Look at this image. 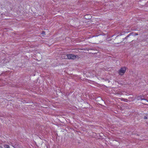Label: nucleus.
Instances as JSON below:
<instances>
[{"label": "nucleus", "mask_w": 148, "mask_h": 148, "mask_svg": "<svg viewBox=\"0 0 148 148\" xmlns=\"http://www.w3.org/2000/svg\"><path fill=\"white\" fill-rule=\"evenodd\" d=\"M77 56L72 54H68L67 55H64L62 56V57L63 59H75Z\"/></svg>", "instance_id": "f257e3e1"}, {"label": "nucleus", "mask_w": 148, "mask_h": 148, "mask_svg": "<svg viewBox=\"0 0 148 148\" xmlns=\"http://www.w3.org/2000/svg\"><path fill=\"white\" fill-rule=\"evenodd\" d=\"M126 71V68L125 67H122L120 69L119 71V73L121 75H123L125 73Z\"/></svg>", "instance_id": "f03ea898"}, {"label": "nucleus", "mask_w": 148, "mask_h": 148, "mask_svg": "<svg viewBox=\"0 0 148 148\" xmlns=\"http://www.w3.org/2000/svg\"><path fill=\"white\" fill-rule=\"evenodd\" d=\"M85 18L86 19H90V14H87L84 16Z\"/></svg>", "instance_id": "7ed1b4c3"}, {"label": "nucleus", "mask_w": 148, "mask_h": 148, "mask_svg": "<svg viewBox=\"0 0 148 148\" xmlns=\"http://www.w3.org/2000/svg\"><path fill=\"white\" fill-rule=\"evenodd\" d=\"M138 100L141 99V100H145V99L141 96H139V97H138Z\"/></svg>", "instance_id": "20e7f679"}, {"label": "nucleus", "mask_w": 148, "mask_h": 148, "mask_svg": "<svg viewBox=\"0 0 148 148\" xmlns=\"http://www.w3.org/2000/svg\"><path fill=\"white\" fill-rule=\"evenodd\" d=\"M4 147L5 148H10V146L9 145H4Z\"/></svg>", "instance_id": "39448f33"}, {"label": "nucleus", "mask_w": 148, "mask_h": 148, "mask_svg": "<svg viewBox=\"0 0 148 148\" xmlns=\"http://www.w3.org/2000/svg\"><path fill=\"white\" fill-rule=\"evenodd\" d=\"M45 32H44L43 31L42 34H45Z\"/></svg>", "instance_id": "423d86ee"}, {"label": "nucleus", "mask_w": 148, "mask_h": 148, "mask_svg": "<svg viewBox=\"0 0 148 148\" xmlns=\"http://www.w3.org/2000/svg\"><path fill=\"white\" fill-rule=\"evenodd\" d=\"M147 119V117H144V119Z\"/></svg>", "instance_id": "0eeeda50"}, {"label": "nucleus", "mask_w": 148, "mask_h": 148, "mask_svg": "<svg viewBox=\"0 0 148 148\" xmlns=\"http://www.w3.org/2000/svg\"><path fill=\"white\" fill-rule=\"evenodd\" d=\"M138 35V34L137 33L136 34V35Z\"/></svg>", "instance_id": "6e6552de"}, {"label": "nucleus", "mask_w": 148, "mask_h": 148, "mask_svg": "<svg viewBox=\"0 0 148 148\" xmlns=\"http://www.w3.org/2000/svg\"><path fill=\"white\" fill-rule=\"evenodd\" d=\"M128 36H127L126 37H128Z\"/></svg>", "instance_id": "1a4fd4ad"}]
</instances>
